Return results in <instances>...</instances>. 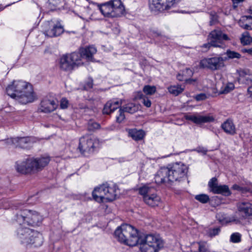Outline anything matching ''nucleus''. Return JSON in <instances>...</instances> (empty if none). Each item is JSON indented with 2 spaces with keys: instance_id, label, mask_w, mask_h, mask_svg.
<instances>
[{
  "instance_id": "45",
  "label": "nucleus",
  "mask_w": 252,
  "mask_h": 252,
  "mask_svg": "<svg viewBox=\"0 0 252 252\" xmlns=\"http://www.w3.org/2000/svg\"><path fill=\"white\" fill-rule=\"evenodd\" d=\"M226 222H234L235 223H238V222H240V221H239V219H238L235 217L232 216V217H230L229 218L227 219Z\"/></svg>"
},
{
  "instance_id": "16",
  "label": "nucleus",
  "mask_w": 252,
  "mask_h": 252,
  "mask_svg": "<svg viewBox=\"0 0 252 252\" xmlns=\"http://www.w3.org/2000/svg\"><path fill=\"white\" fill-rule=\"evenodd\" d=\"M180 0H150V7L152 10H168L175 5Z\"/></svg>"
},
{
  "instance_id": "7",
  "label": "nucleus",
  "mask_w": 252,
  "mask_h": 252,
  "mask_svg": "<svg viewBox=\"0 0 252 252\" xmlns=\"http://www.w3.org/2000/svg\"><path fill=\"white\" fill-rule=\"evenodd\" d=\"M16 210H20L16 213V221L21 224L22 222H25L28 225L33 226L39 225L42 220V217L36 211L27 209H23L21 206H15Z\"/></svg>"
},
{
  "instance_id": "37",
  "label": "nucleus",
  "mask_w": 252,
  "mask_h": 252,
  "mask_svg": "<svg viewBox=\"0 0 252 252\" xmlns=\"http://www.w3.org/2000/svg\"><path fill=\"white\" fill-rule=\"evenodd\" d=\"M210 25L211 26L215 24L218 22V16L215 11H211L210 13Z\"/></svg>"
},
{
  "instance_id": "12",
  "label": "nucleus",
  "mask_w": 252,
  "mask_h": 252,
  "mask_svg": "<svg viewBox=\"0 0 252 252\" xmlns=\"http://www.w3.org/2000/svg\"><path fill=\"white\" fill-rule=\"evenodd\" d=\"M80 56L77 52L63 55L60 59V67L65 71L71 70L76 66L81 65Z\"/></svg>"
},
{
  "instance_id": "26",
  "label": "nucleus",
  "mask_w": 252,
  "mask_h": 252,
  "mask_svg": "<svg viewBox=\"0 0 252 252\" xmlns=\"http://www.w3.org/2000/svg\"><path fill=\"white\" fill-rule=\"evenodd\" d=\"M205 231L207 236L212 238L219 234L220 232V228L219 227L207 228L205 229Z\"/></svg>"
},
{
  "instance_id": "51",
  "label": "nucleus",
  "mask_w": 252,
  "mask_h": 252,
  "mask_svg": "<svg viewBox=\"0 0 252 252\" xmlns=\"http://www.w3.org/2000/svg\"><path fill=\"white\" fill-rule=\"evenodd\" d=\"M28 240H31L30 241L31 242H34L35 241L34 237H31V235L28 238Z\"/></svg>"
},
{
  "instance_id": "9",
  "label": "nucleus",
  "mask_w": 252,
  "mask_h": 252,
  "mask_svg": "<svg viewBox=\"0 0 252 252\" xmlns=\"http://www.w3.org/2000/svg\"><path fill=\"white\" fill-rule=\"evenodd\" d=\"M139 193L143 196L144 202L151 207L158 206L161 201L155 189L150 185H145L139 188Z\"/></svg>"
},
{
  "instance_id": "22",
  "label": "nucleus",
  "mask_w": 252,
  "mask_h": 252,
  "mask_svg": "<svg viewBox=\"0 0 252 252\" xmlns=\"http://www.w3.org/2000/svg\"><path fill=\"white\" fill-rule=\"evenodd\" d=\"M221 127L228 134L233 135L236 133L235 126L231 120L228 119L223 122Z\"/></svg>"
},
{
  "instance_id": "20",
  "label": "nucleus",
  "mask_w": 252,
  "mask_h": 252,
  "mask_svg": "<svg viewBox=\"0 0 252 252\" xmlns=\"http://www.w3.org/2000/svg\"><path fill=\"white\" fill-rule=\"evenodd\" d=\"M57 107L58 104L55 101L45 98L41 101L39 110L44 113H50L54 111Z\"/></svg>"
},
{
  "instance_id": "11",
  "label": "nucleus",
  "mask_w": 252,
  "mask_h": 252,
  "mask_svg": "<svg viewBox=\"0 0 252 252\" xmlns=\"http://www.w3.org/2000/svg\"><path fill=\"white\" fill-rule=\"evenodd\" d=\"M41 27L43 33L49 37L59 36L63 32V26L58 20L45 21Z\"/></svg>"
},
{
  "instance_id": "17",
  "label": "nucleus",
  "mask_w": 252,
  "mask_h": 252,
  "mask_svg": "<svg viewBox=\"0 0 252 252\" xmlns=\"http://www.w3.org/2000/svg\"><path fill=\"white\" fill-rule=\"evenodd\" d=\"M210 191L215 194H221L224 195H229L231 193L227 185H219L217 179L212 178L208 183Z\"/></svg>"
},
{
  "instance_id": "29",
  "label": "nucleus",
  "mask_w": 252,
  "mask_h": 252,
  "mask_svg": "<svg viewBox=\"0 0 252 252\" xmlns=\"http://www.w3.org/2000/svg\"><path fill=\"white\" fill-rule=\"evenodd\" d=\"M137 98L141 99V102L147 107H150L151 106V101L149 98L144 95L141 92H139L137 94Z\"/></svg>"
},
{
  "instance_id": "52",
  "label": "nucleus",
  "mask_w": 252,
  "mask_h": 252,
  "mask_svg": "<svg viewBox=\"0 0 252 252\" xmlns=\"http://www.w3.org/2000/svg\"><path fill=\"white\" fill-rule=\"evenodd\" d=\"M248 93L251 95H252V87H250L248 89Z\"/></svg>"
},
{
  "instance_id": "39",
  "label": "nucleus",
  "mask_w": 252,
  "mask_h": 252,
  "mask_svg": "<svg viewBox=\"0 0 252 252\" xmlns=\"http://www.w3.org/2000/svg\"><path fill=\"white\" fill-rule=\"evenodd\" d=\"M199 251L200 252H210L209 246L206 242H200L199 243Z\"/></svg>"
},
{
  "instance_id": "24",
  "label": "nucleus",
  "mask_w": 252,
  "mask_h": 252,
  "mask_svg": "<svg viewBox=\"0 0 252 252\" xmlns=\"http://www.w3.org/2000/svg\"><path fill=\"white\" fill-rule=\"evenodd\" d=\"M128 135L133 140L139 141L142 140L144 136V131L142 130H137L136 129H129L128 131Z\"/></svg>"
},
{
  "instance_id": "43",
  "label": "nucleus",
  "mask_w": 252,
  "mask_h": 252,
  "mask_svg": "<svg viewBox=\"0 0 252 252\" xmlns=\"http://www.w3.org/2000/svg\"><path fill=\"white\" fill-rule=\"evenodd\" d=\"M194 98L197 101H201L204 100L207 98V96L205 94L201 93L200 94H197L194 96Z\"/></svg>"
},
{
  "instance_id": "40",
  "label": "nucleus",
  "mask_w": 252,
  "mask_h": 252,
  "mask_svg": "<svg viewBox=\"0 0 252 252\" xmlns=\"http://www.w3.org/2000/svg\"><path fill=\"white\" fill-rule=\"evenodd\" d=\"M226 54L229 59H239L241 57V55L239 53L230 50H227Z\"/></svg>"
},
{
  "instance_id": "46",
  "label": "nucleus",
  "mask_w": 252,
  "mask_h": 252,
  "mask_svg": "<svg viewBox=\"0 0 252 252\" xmlns=\"http://www.w3.org/2000/svg\"><path fill=\"white\" fill-rule=\"evenodd\" d=\"M232 189L234 190L242 191L243 188L238 185L235 184L232 187Z\"/></svg>"
},
{
  "instance_id": "19",
  "label": "nucleus",
  "mask_w": 252,
  "mask_h": 252,
  "mask_svg": "<svg viewBox=\"0 0 252 252\" xmlns=\"http://www.w3.org/2000/svg\"><path fill=\"white\" fill-rule=\"evenodd\" d=\"M96 52V49L93 46H89L85 48L80 49L79 52H77L80 56V61L81 65L83 64L82 61V59L85 58L88 61H91L93 58V56Z\"/></svg>"
},
{
  "instance_id": "4",
  "label": "nucleus",
  "mask_w": 252,
  "mask_h": 252,
  "mask_svg": "<svg viewBox=\"0 0 252 252\" xmlns=\"http://www.w3.org/2000/svg\"><path fill=\"white\" fill-rule=\"evenodd\" d=\"M50 158L49 157L27 158L22 161H18L15 163L16 171L21 174H28L36 173L48 165Z\"/></svg>"
},
{
  "instance_id": "35",
  "label": "nucleus",
  "mask_w": 252,
  "mask_h": 252,
  "mask_svg": "<svg viewBox=\"0 0 252 252\" xmlns=\"http://www.w3.org/2000/svg\"><path fill=\"white\" fill-rule=\"evenodd\" d=\"M195 199L202 203H206L209 200V197L205 194L196 195Z\"/></svg>"
},
{
  "instance_id": "28",
  "label": "nucleus",
  "mask_w": 252,
  "mask_h": 252,
  "mask_svg": "<svg viewBox=\"0 0 252 252\" xmlns=\"http://www.w3.org/2000/svg\"><path fill=\"white\" fill-rule=\"evenodd\" d=\"M234 89V85L232 83H228L224 85H223L220 91V94H226L231 91H232Z\"/></svg>"
},
{
  "instance_id": "14",
  "label": "nucleus",
  "mask_w": 252,
  "mask_h": 252,
  "mask_svg": "<svg viewBox=\"0 0 252 252\" xmlns=\"http://www.w3.org/2000/svg\"><path fill=\"white\" fill-rule=\"evenodd\" d=\"M229 39L227 34L219 30L212 31L208 36V40L211 42L214 47L223 48L225 46L224 41Z\"/></svg>"
},
{
  "instance_id": "33",
  "label": "nucleus",
  "mask_w": 252,
  "mask_h": 252,
  "mask_svg": "<svg viewBox=\"0 0 252 252\" xmlns=\"http://www.w3.org/2000/svg\"><path fill=\"white\" fill-rule=\"evenodd\" d=\"M241 26L246 30H252V16H246L245 23Z\"/></svg>"
},
{
  "instance_id": "38",
  "label": "nucleus",
  "mask_w": 252,
  "mask_h": 252,
  "mask_svg": "<svg viewBox=\"0 0 252 252\" xmlns=\"http://www.w3.org/2000/svg\"><path fill=\"white\" fill-rule=\"evenodd\" d=\"M63 1V0H48L49 8L51 9H54L58 6Z\"/></svg>"
},
{
  "instance_id": "50",
  "label": "nucleus",
  "mask_w": 252,
  "mask_h": 252,
  "mask_svg": "<svg viewBox=\"0 0 252 252\" xmlns=\"http://www.w3.org/2000/svg\"><path fill=\"white\" fill-rule=\"evenodd\" d=\"M93 87V83L92 82H89L87 84V86L85 87V88L86 89H87V88H92Z\"/></svg>"
},
{
  "instance_id": "48",
  "label": "nucleus",
  "mask_w": 252,
  "mask_h": 252,
  "mask_svg": "<svg viewBox=\"0 0 252 252\" xmlns=\"http://www.w3.org/2000/svg\"><path fill=\"white\" fill-rule=\"evenodd\" d=\"M244 0H232L233 6L234 7H237L238 4L241 2H242Z\"/></svg>"
},
{
  "instance_id": "36",
  "label": "nucleus",
  "mask_w": 252,
  "mask_h": 252,
  "mask_svg": "<svg viewBox=\"0 0 252 252\" xmlns=\"http://www.w3.org/2000/svg\"><path fill=\"white\" fill-rule=\"evenodd\" d=\"M100 127V125L95 122L90 121L88 122V129L89 131H94L99 129Z\"/></svg>"
},
{
  "instance_id": "49",
  "label": "nucleus",
  "mask_w": 252,
  "mask_h": 252,
  "mask_svg": "<svg viewBox=\"0 0 252 252\" xmlns=\"http://www.w3.org/2000/svg\"><path fill=\"white\" fill-rule=\"evenodd\" d=\"M242 50H243V52L248 53L249 54L252 55V48H248V49L245 48V49H243Z\"/></svg>"
},
{
  "instance_id": "31",
  "label": "nucleus",
  "mask_w": 252,
  "mask_h": 252,
  "mask_svg": "<svg viewBox=\"0 0 252 252\" xmlns=\"http://www.w3.org/2000/svg\"><path fill=\"white\" fill-rule=\"evenodd\" d=\"M157 89L155 86L145 85L143 88V92L146 95H153L156 92Z\"/></svg>"
},
{
  "instance_id": "25",
  "label": "nucleus",
  "mask_w": 252,
  "mask_h": 252,
  "mask_svg": "<svg viewBox=\"0 0 252 252\" xmlns=\"http://www.w3.org/2000/svg\"><path fill=\"white\" fill-rule=\"evenodd\" d=\"M184 88H182L181 85L171 86L168 88L169 92L174 95L177 96L182 93Z\"/></svg>"
},
{
  "instance_id": "1",
  "label": "nucleus",
  "mask_w": 252,
  "mask_h": 252,
  "mask_svg": "<svg viewBox=\"0 0 252 252\" xmlns=\"http://www.w3.org/2000/svg\"><path fill=\"white\" fill-rule=\"evenodd\" d=\"M117 240L129 246L140 244L142 252H158L163 247V242L158 235L148 234L143 238L133 226L124 224L118 227L114 233Z\"/></svg>"
},
{
  "instance_id": "53",
  "label": "nucleus",
  "mask_w": 252,
  "mask_h": 252,
  "mask_svg": "<svg viewBox=\"0 0 252 252\" xmlns=\"http://www.w3.org/2000/svg\"><path fill=\"white\" fill-rule=\"evenodd\" d=\"M249 12L251 14H252V5L249 8Z\"/></svg>"
},
{
  "instance_id": "8",
  "label": "nucleus",
  "mask_w": 252,
  "mask_h": 252,
  "mask_svg": "<svg viewBox=\"0 0 252 252\" xmlns=\"http://www.w3.org/2000/svg\"><path fill=\"white\" fill-rule=\"evenodd\" d=\"M99 10L105 17H116L124 14L125 7L121 0H112L101 5Z\"/></svg>"
},
{
  "instance_id": "44",
  "label": "nucleus",
  "mask_w": 252,
  "mask_h": 252,
  "mask_svg": "<svg viewBox=\"0 0 252 252\" xmlns=\"http://www.w3.org/2000/svg\"><path fill=\"white\" fill-rule=\"evenodd\" d=\"M211 47H213L212 44L210 41H208V42L205 44H204L201 48H202V52H206Z\"/></svg>"
},
{
  "instance_id": "47",
  "label": "nucleus",
  "mask_w": 252,
  "mask_h": 252,
  "mask_svg": "<svg viewBox=\"0 0 252 252\" xmlns=\"http://www.w3.org/2000/svg\"><path fill=\"white\" fill-rule=\"evenodd\" d=\"M196 151L198 152V153H202V154H203L204 155H206L207 154V150L204 148H198Z\"/></svg>"
},
{
  "instance_id": "34",
  "label": "nucleus",
  "mask_w": 252,
  "mask_h": 252,
  "mask_svg": "<svg viewBox=\"0 0 252 252\" xmlns=\"http://www.w3.org/2000/svg\"><path fill=\"white\" fill-rule=\"evenodd\" d=\"M185 73L188 74L189 76H191L193 73L191 69L189 68H186L185 70L183 71V74L181 75L180 73L178 74L177 76V78L179 81H184L187 80V77H185Z\"/></svg>"
},
{
  "instance_id": "10",
  "label": "nucleus",
  "mask_w": 252,
  "mask_h": 252,
  "mask_svg": "<svg viewBox=\"0 0 252 252\" xmlns=\"http://www.w3.org/2000/svg\"><path fill=\"white\" fill-rule=\"evenodd\" d=\"M99 141L96 138L89 135L80 138L78 149L85 156L94 152L99 147Z\"/></svg>"
},
{
  "instance_id": "5",
  "label": "nucleus",
  "mask_w": 252,
  "mask_h": 252,
  "mask_svg": "<svg viewBox=\"0 0 252 252\" xmlns=\"http://www.w3.org/2000/svg\"><path fill=\"white\" fill-rule=\"evenodd\" d=\"M26 222H22L21 224L19 223V226L17 229V235L21 240L22 244L26 246L30 245L34 247H38L43 243V237L42 234L36 231L30 229L23 224Z\"/></svg>"
},
{
  "instance_id": "3",
  "label": "nucleus",
  "mask_w": 252,
  "mask_h": 252,
  "mask_svg": "<svg viewBox=\"0 0 252 252\" xmlns=\"http://www.w3.org/2000/svg\"><path fill=\"white\" fill-rule=\"evenodd\" d=\"M6 92L11 98L23 104L32 102L36 99L32 85L23 81H14L7 86Z\"/></svg>"
},
{
  "instance_id": "54",
  "label": "nucleus",
  "mask_w": 252,
  "mask_h": 252,
  "mask_svg": "<svg viewBox=\"0 0 252 252\" xmlns=\"http://www.w3.org/2000/svg\"><path fill=\"white\" fill-rule=\"evenodd\" d=\"M154 34H155V36H159L160 35V34L158 32H156L155 33H154Z\"/></svg>"
},
{
  "instance_id": "2",
  "label": "nucleus",
  "mask_w": 252,
  "mask_h": 252,
  "mask_svg": "<svg viewBox=\"0 0 252 252\" xmlns=\"http://www.w3.org/2000/svg\"><path fill=\"white\" fill-rule=\"evenodd\" d=\"M188 167L184 163L179 162L161 167L155 176L157 184H166L175 181H180L186 177Z\"/></svg>"
},
{
  "instance_id": "42",
  "label": "nucleus",
  "mask_w": 252,
  "mask_h": 252,
  "mask_svg": "<svg viewBox=\"0 0 252 252\" xmlns=\"http://www.w3.org/2000/svg\"><path fill=\"white\" fill-rule=\"evenodd\" d=\"M68 101L65 98H63L61 100L60 107L62 109H66L68 107Z\"/></svg>"
},
{
  "instance_id": "15",
  "label": "nucleus",
  "mask_w": 252,
  "mask_h": 252,
  "mask_svg": "<svg viewBox=\"0 0 252 252\" xmlns=\"http://www.w3.org/2000/svg\"><path fill=\"white\" fill-rule=\"evenodd\" d=\"M224 60L220 56L204 58L200 62V65L203 68L212 70H219L224 66Z\"/></svg>"
},
{
  "instance_id": "21",
  "label": "nucleus",
  "mask_w": 252,
  "mask_h": 252,
  "mask_svg": "<svg viewBox=\"0 0 252 252\" xmlns=\"http://www.w3.org/2000/svg\"><path fill=\"white\" fill-rule=\"evenodd\" d=\"M121 104V101L120 102L119 100H114L108 101L104 105L103 113L105 114H110L116 109L119 108Z\"/></svg>"
},
{
  "instance_id": "6",
  "label": "nucleus",
  "mask_w": 252,
  "mask_h": 252,
  "mask_svg": "<svg viewBox=\"0 0 252 252\" xmlns=\"http://www.w3.org/2000/svg\"><path fill=\"white\" fill-rule=\"evenodd\" d=\"M117 189L115 185L103 184L94 188L92 196L94 199L98 203L112 201L116 198Z\"/></svg>"
},
{
  "instance_id": "13",
  "label": "nucleus",
  "mask_w": 252,
  "mask_h": 252,
  "mask_svg": "<svg viewBox=\"0 0 252 252\" xmlns=\"http://www.w3.org/2000/svg\"><path fill=\"white\" fill-rule=\"evenodd\" d=\"M7 146L24 149H29L34 143L33 138L31 137H17L10 138L5 141Z\"/></svg>"
},
{
  "instance_id": "55",
  "label": "nucleus",
  "mask_w": 252,
  "mask_h": 252,
  "mask_svg": "<svg viewBox=\"0 0 252 252\" xmlns=\"http://www.w3.org/2000/svg\"><path fill=\"white\" fill-rule=\"evenodd\" d=\"M249 252H252V246L249 249Z\"/></svg>"
},
{
  "instance_id": "32",
  "label": "nucleus",
  "mask_w": 252,
  "mask_h": 252,
  "mask_svg": "<svg viewBox=\"0 0 252 252\" xmlns=\"http://www.w3.org/2000/svg\"><path fill=\"white\" fill-rule=\"evenodd\" d=\"M242 241V234L239 232L233 233L230 237V241L233 243H239Z\"/></svg>"
},
{
  "instance_id": "27",
  "label": "nucleus",
  "mask_w": 252,
  "mask_h": 252,
  "mask_svg": "<svg viewBox=\"0 0 252 252\" xmlns=\"http://www.w3.org/2000/svg\"><path fill=\"white\" fill-rule=\"evenodd\" d=\"M139 107L138 105L133 103H130L126 104L123 109L126 112L133 114L137 111Z\"/></svg>"
},
{
  "instance_id": "18",
  "label": "nucleus",
  "mask_w": 252,
  "mask_h": 252,
  "mask_svg": "<svg viewBox=\"0 0 252 252\" xmlns=\"http://www.w3.org/2000/svg\"><path fill=\"white\" fill-rule=\"evenodd\" d=\"M185 118L187 120L191 121L197 125L212 122L214 121V118L210 115H201L199 114L186 115Z\"/></svg>"
},
{
  "instance_id": "23",
  "label": "nucleus",
  "mask_w": 252,
  "mask_h": 252,
  "mask_svg": "<svg viewBox=\"0 0 252 252\" xmlns=\"http://www.w3.org/2000/svg\"><path fill=\"white\" fill-rule=\"evenodd\" d=\"M238 208L239 212L246 216L252 215V204L249 202H240L238 204Z\"/></svg>"
},
{
  "instance_id": "56",
  "label": "nucleus",
  "mask_w": 252,
  "mask_h": 252,
  "mask_svg": "<svg viewBox=\"0 0 252 252\" xmlns=\"http://www.w3.org/2000/svg\"><path fill=\"white\" fill-rule=\"evenodd\" d=\"M251 81L252 82V76L251 77V78L250 79Z\"/></svg>"
},
{
  "instance_id": "30",
  "label": "nucleus",
  "mask_w": 252,
  "mask_h": 252,
  "mask_svg": "<svg viewBox=\"0 0 252 252\" xmlns=\"http://www.w3.org/2000/svg\"><path fill=\"white\" fill-rule=\"evenodd\" d=\"M241 42L244 45L250 44L252 42V37L248 32H245L242 34Z\"/></svg>"
},
{
  "instance_id": "41",
  "label": "nucleus",
  "mask_w": 252,
  "mask_h": 252,
  "mask_svg": "<svg viewBox=\"0 0 252 252\" xmlns=\"http://www.w3.org/2000/svg\"><path fill=\"white\" fill-rule=\"evenodd\" d=\"M119 114L118 116H116V121L118 123H121L125 118V116L124 115V110L123 109H120L119 111Z\"/></svg>"
}]
</instances>
